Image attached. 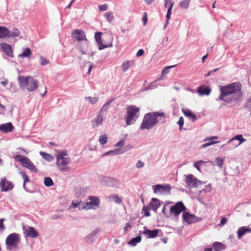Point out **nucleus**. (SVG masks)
I'll use <instances>...</instances> for the list:
<instances>
[{
  "instance_id": "39",
  "label": "nucleus",
  "mask_w": 251,
  "mask_h": 251,
  "mask_svg": "<svg viewBox=\"0 0 251 251\" xmlns=\"http://www.w3.org/2000/svg\"><path fill=\"white\" fill-rule=\"evenodd\" d=\"M68 156V152L66 150L59 151L56 155V158L61 159L63 158H67L66 156Z\"/></svg>"
},
{
  "instance_id": "23",
  "label": "nucleus",
  "mask_w": 251,
  "mask_h": 251,
  "mask_svg": "<svg viewBox=\"0 0 251 251\" xmlns=\"http://www.w3.org/2000/svg\"><path fill=\"white\" fill-rule=\"evenodd\" d=\"M159 233V230L158 229H155L153 230H149L146 228V226L144 227V230L143 231V233L145 235H147L148 238H153L156 237Z\"/></svg>"
},
{
  "instance_id": "12",
  "label": "nucleus",
  "mask_w": 251,
  "mask_h": 251,
  "mask_svg": "<svg viewBox=\"0 0 251 251\" xmlns=\"http://www.w3.org/2000/svg\"><path fill=\"white\" fill-rule=\"evenodd\" d=\"M102 33L101 32H96L95 35V39L99 46V50H101L103 49L112 47L113 44L110 42L107 44H103L101 41V35Z\"/></svg>"
},
{
  "instance_id": "4",
  "label": "nucleus",
  "mask_w": 251,
  "mask_h": 251,
  "mask_svg": "<svg viewBox=\"0 0 251 251\" xmlns=\"http://www.w3.org/2000/svg\"><path fill=\"white\" fill-rule=\"evenodd\" d=\"M139 108L136 106L131 105L127 107V116L126 122L127 125L133 124L138 118V113Z\"/></svg>"
},
{
  "instance_id": "14",
  "label": "nucleus",
  "mask_w": 251,
  "mask_h": 251,
  "mask_svg": "<svg viewBox=\"0 0 251 251\" xmlns=\"http://www.w3.org/2000/svg\"><path fill=\"white\" fill-rule=\"evenodd\" d=\"M0 188L2 192H8L14 188L12 182L7 180L5 177H1L0 182Z\"/></svg>"
},
{
  "instance_id": "26",
  "label": "nucleus",
  "mask_w": 251,
  "mask_h": 251,
  "mask_svg": "<svg viewBox=\"0 0 251 251\" xmlns=\"http://www.w3.org/2000/svg\"><path fill=\"white\" fill-rule=\"evenodd\" d=\"M182 111L186 117L191 118L193 122H195L197 120V116L189 109H182Z\"/></svg>"
},
{
  "instance_id": "18",
  "label": "nucleus",
  "mask_w": 251,
  "mask_h": 251,
  "mask_svg": "<svg viewBox=\"0 0 251 251\" xmlns=\"http://www.w3.org/2000/svg\"><path fill=\"white\" fill-rule=\"evenodd\" d=\"M73 34L74 35V37L78 41H82L84 40L86 41L87 40L85 33L82 30L75 29L73 31Z\"/></svg>"
},
{
  "instance_id": "19",
  "label": "nucleus",
  "mask_w": 251,
  "mask_h": 251,
  "mask_svg": "<svg viewBox=\"0 0 251 251\" xmlns=\"http://www.w3.org/2000/svg\"><path fill=\"white\" fill-rule=\"evenodd\" d=\"M248 233H251V228L248 226H241L240 227L237 232V237L238 239H241V238L246 234Z\"/></svg>"
},
{
  "instance_id": "34",
  "label": "nucleus",
  "mask_w": 251,
  "mask_h": 251,
  "mask_svg": "<svg viewBox=\"0 0 251 251\" xmlns=\"http://www.w3.org/2000/svg\"><path fill=\"white\" fill-rule=\"evenodd\" d=\"M31 51L29 48H26L24 50L23 53L19 55V57H27L31 55Z\"/></svg>"
},
{
  "instance_id": "17",
  "label": "nucleus",
  "mask_w": 251,
  "mask_h": 251,
  "mask_svg": "<svg viewBox=\"0 0 251 251\" xmlns=\"http://www.w3.org/2000/svg\"><path fill=\"white\" fill-rule=\"evenodd\" d=\"M100 229L96 228L91 233L85 237V241L87 243H92L97 238V234L99 232Z\"/></svg>"
},
{
  "instance_id": "41",
  "label": "nucleus",
  "mask_w": 251,
  "mask_h": 251,
  "mask_svg": "<svg viewBox=\"0 0 251 251\" xmlns=\"http://www.w3.org/2000/svg\"><path fill=\"white\" fill-rule=\"evenodd\" d=\"M99 99V98L98 97H87L85 98L86 101H89L92 104L96 103L98 101Z\"/></svg>"
},
{
  "instance_id": "43",
  "label": "nucleus",
  "mask_w": 251,
  "mask_h": 251,
  "mask_svg": "<svg viewBox=\"0 0 251 251\" xmlns=\"http://www.w3.org/2000/svg\"><path fill=\"white\" fill-rule=\"evenodd\" d=\"M105 17L106 18L108 22L110 23L114 19V17L112 15V13L107 12L105 14Z\"/></svg>"
},
{
  "instance_id": "30",
  "label": "nucleus",
  "mask_w": 251,
  "mask_h": 251,
  "mask_svg": "<svg viewBox=\"0 0 251 251\" xmlns=\"http://www.w3.org/2000/svg\"><path fill=\"white\" fill-rule=\"evenodd\" d=\"M114 99H109L102 106L99 113L102 114L103 112H106L109 109V106Z\"/></svg>"
},
{
  "instance_id": "27",
  "label": "nucleus",
  "mask_w": 251,
  "mask_h": 251,
  "mask_svg": "<svg viewBox=\"0 0 251 251\" xmlns=\"http://www.w3.org/2000/svg\"><path fill=\"white\" fill-rule=\"evenodd\" d=\"M56 159H57L56 165H57V167H60L61 166H66L68 163H69V162L71 161L70 158L69 157L63 158L61 159H58V158H56Z\"/></svg>"
},
{
  "instance_id": "3",
  "label": "nucleus",
  "mask_w": 251,
  "mask_h": 251,
  "mask_svg": "<svg viewBox=\"0 0 251 251\" xmlns=\"http://www.w3.org/2000/svg\"><path fill=\"white\" fill-rule=\"evenodd\" d=\"M21 88H26L30 92L35 91L38 87V81L31 76H23L19 75L18 78Z\"/></svg>"
},
{
  "instance_id": "52",
  "label": "nucleus",
  "mask_w": 251,
  "mask_h": 251,
  "mask_svg": "<svg viewBox=\"0 0 251 251\" xmlns=\"http://www.w3.org/2000/svg\"><path fill=\"white\" fill-rule=\"evenodd\" d=\"M59 170L62 172H68L70 171V168L69 167L66 166H61L60 167H58Z\"/></svg>"
},
{
  "instance_id": "25",
  "label": "nucleus",
  "mask_w": 251,
  "mask_h": 251,
  "mask_svg": "<svg viewBox=\"0 0 251 251\" xmlns=\"http://www.w3.org/2000/svg\"><path fill=\"white\" fill-rule=\"evenodd\" d=\"M160 205V201L156 198H152L150 203L151 208L154 211L156 212L157 209Z\"/></svg>"
},
{
  "instance_id": "57",
  "label": "nucleus",
  "mask_w": 251,
  "mask_h": 251,
  "mask_svg": "<svg viewBox=\"0 0 251 251\" xmlns=\"http://www.w3.org/2000/svg\"><path fill=\"white\" fill-rule=\"evenodd\" d=\"M132 226V223H127L126 224L124 228V231L125 232H126L127 229L128 228H131Z\"/></svg>"
},
{
  "instance_id": "10",
  "label": "nucleus",
  "mask_w": 251,
  "mask_h": 251,
  "mask_svg": "<svg viewBox=\"0 0 251 251\" xmlns=\"http://www.w3.org/2000/svg\"><path fill=\"white\" fill-rule=\"evenodd\" d=\"M186 177L185 182L191 188H195L198 186L199 184H201L202 182L199 180L192 174H189L185 176Z\"/></svg>"
},
{
  "instance_id": "28",
  "label": "nucleus",
  "mask_w": 251,
  "mask_h": 251,
  "mask_svg": "<svg viewBox=\"0 0 251 251\" xmlns=\"http://www.w3.org/2000/svg\"><path fill=\"white\" fill-rule=\"evenodd\" d=\"M134 64V63L132 61H127L124 62L122 66V71L124 72H126L127 70L129 69Z\"/></svg>"
},
{
  "instance_id": "42",
  "label": "nucleus",
  "mask_w": 251,
  "mask_h": 251,
  "mask_svg": "<svg viewBox=\"0 0 251 251\" xmlns=\"http://www.w3.org/2000/svg\"><path fill=\"white\" fill-rule=\"evenodd\" d=\"M107 137L106 134H104L103 135L100 136V138H99V142L101 145H103L105 144H106L107 142Z\"/></svg>"
},
{
  "instance_id": "13",
  "label": "nucleus",
  "mask_w": 251,
  "mask_h": 251,
  "mask_svg": "<svg viewBox=\"0 0 251 251\" xmlns=\"http://www.w3.org/2000/svg\"><path fill=\"white\" fill-rule=\"evenodd\" d=\"M153 192L156 194H166L170 193L171 187L169 185H163L161 184H157L153 185Z\"/></svg>"
},
{
  "instance_id": "15",
  "label": "nucleus",
  "mask_w": 251,
  "mask_h": 251,
  "mask_svg": "<svg viewBox=\"0 0 251 251\" xmlns=\"http://www.w3.org/2000/svg\"><path fill=\"white\" fill-rule=\"evenodd\" d=\"M23 162L22 165L23 167L28 169L31 172L38 173V169L28 157H26V158H25L23 160Z\"/></svg>"
},
{
  "instance_id": "38",
  "label": "nucleus",
  "mask_w": 251,
  "mask_h": 251,
  "mask_svg": "<svg viewBox=\"0 0 251 251\" xmlns=\"http://www.w3.org/2000/svg\"><path fill=\"white\" fill-rule=\"evenodd\" d=\"M44 184L47 187H50L54 184L53 181L50 177H45L44 178Z\"/></svg>"
},
{
  "instance_id": "32",
  "label": "nucleus",
  "mask_w": 251,
  "mask_h": 251,
  "mask_svg": "<svg viewBox=\"0 0 251 251\" xmlns=\"http://www.w3.org/2000/svg\"><path fill=\"white\" fill-rule=\"evenodd\" d=\"M40 154L42 157L47 161L51 162L54 160L53 156L50 154L43 151H40Z\"/></svg>"
},
{
  "instance_id": "7",
  "label": "nucleus",
  "mask_w": 251,
  "mask_h": 251,
  "mask_svg": "<svg viewBox=\"0 0 251 251\" xmlns=\"http://www.w3.org/2000/svg\"><path fill=\"white\" fill-rule=\"evenodd\" d=\"M186 208L182 201L177 202L175 205L172 206L170 209L171 214L177 216L182 211H184Z\"/></svg>"
},
{
  "instance_id": "22",
  "label": "nucleus",
  "mask_w": 251,
  "mask_h": 251,
  "mask_svg": "<svg viewBox=\"0 0 251 251\" xmlns=\"http://www.w3.org/2000/svg\"><path fill=\"white\" fill-rule=\"evenodd\" d=\"M14 128V127L12 123L10 122L0 125V131H1L4 133L10 132L13 131Z\"/></svg>"
},
{
  "instance_id": "46",
  "label": "nucleus",
  "mask_w": 251,
  "mask_h": 251,
  "mask_svg": "<svg viewBox=\"0 0 251 251\" xmlns=\"http://www.w3.org/2000/svg\"><path fill=\"white\" fill-rule=\"evenodd\" d=\"M205 163V162L202 161V160H199L197 161H196L194 163V166L199 171H201L200 170V167L199 165L201 164H203Z\"/></svg>"
},
{
  "instance_id": "5",
  "label": "nucleus",
  "mask_w": 251,
  "mask_h": 251,
  "mask_svg": "<svg viewBox=\"0 0 251 251\" xmlns=\"http://www.w3.org/2000/svg\"><path fill=\"white\" fill-rule=\"evenodd\" d=\"M20 242L19 234L16 233H13L9 234L6 238L5 244L7 246V249L10 250L12 248H16L18 247Z\"/></svg>"
},
{
  "instance_id": "33",
  "label": "nucleus",
  "mask_w": 251,
  "mask_h": 251,
  "mask_svg": "<svg viewBox=\"0 0 251 251\" xmlns=\"http://www.w3.org/2000/svg\"><path fill=\"white\" fill-rule=\"evenodd\" d=\"M213 247L214 249L219 250L220 251L224 250L226 249L225 245L223 243L218 242H214L213 244Z\"/></svg>"
},
{
  "instance_id": "44",
  "label": "nucleus",
  "mask_w": 251,
  "mask_h": 251,
  "mask_svg": "<svg viewBox=\"0 0 251 251\" xmlns=\"http://www.w3.org/2000/svg\"><path fill=\"white\" fill-rule=\"evenodd\" d=\"M20 174L22 176L23 178L24 179V182L26 183L29 181V178L28 176L26 175L25 172L22 171L20 172Z\"/></svg>"
},
{
  "instance_id": "49",
  "label": "nucleus",
  "mask_w": 251,
  "mask_h": 251,
  "mask_svg": "<svg viewBox=\"0 0 251 251\" xmlns=\"http://www.w3.org/2000/svg\"><path fill=\"white\" fill-rule=\"evenodd\" d=\"M26 157L23 156L21 155H17L15 156V159L17 161L20 162L22 164H23V160H24L25 158H26Z\"/></svg>"
},
{
  "instance_id": "21",
  "label": "nucleus",
  "mask_w": 251,
  "mask_h": 251,
  "mask_svg": "<svg viewBox=\"0 0 251 251\" xmlns=\"http://www.w3.org/2000/svg\"><path fill=\"white\" fill-rule=\"evenodd\" d=\"M237 140L239 141V142L238 144H234L233 145V148H236L238 147L243 142H245L246 141V139L243 137V135L242 134H239L236 135L234 137L229 140L228 141V143H232Z\"/></svg>"
},
{
  "instance_id": "9",
  "label": "nucleus",
  "mask_w": 251,
  "mask_h": 251,
  "mask_svg": "<svg viewBox=\"0 0 251 251\" xmlns=\"http://www.w3.org/2000/svg\"><path fill=\"white\" fill-rule=\"evenodd\" d=\"M23 233L25 237H29L30 238H37L39 236V233L33 227L28 226H23Z\"/></svg>"
},
{
  "instance_id": "45",
  "label": "nucleus",
  "mask_w": 251,
  "mask_h": 251,
  "mask_svg": "<svg viewBox=\"0 0 251 251\" xmlns=\"http://www.w3.org/2000/svg\"><path fill=\"white\" fill-rule=\"evenodd\" d=\"M245 107L248 110L251 111V95H250L249 99L247 100Z\"/></svg>"
},
{
  "instance_id": "56",
  "label": "nucleus",
  "mask_w": 251,
  "mask_h": 251,
  "mask_svg": "<svg viewBox=\"0 0 251 251\" xmlns=\"http://www.w3.org/2000/svg\"><path fill=\"white\" fill-rule=\"evenodd\" d=\"M144 165L145 164L143 161L139 160L136 164V167L137 168L140 169L143 168L144 166Z\"/></svg>"
},
{
  "instance_id": "2",
  "label": "nucleus",
  "mask_w": 251,
  "mask_h": 251,
  "mask_svg": "<svg viewBox=\"0 0 251 251\" xmlns=\"http://www.w3.org/2000/svg\"><path fill=\"white\" fill-rule=\"evenodd\" d=\"M159 116H164V113L156 112L146 114L141 124V129L144 130L152 128L158 123V121L157 120V117Z\"/></svg>"
},
{
  "instance_id": "51",
  "label": "nucleus",
  "mask_w": 251,
  "mask_h": 251,
  "mask_svg": "<svg viewBox=\"0 0 251 251\" xmlns=\"http://www.w3.org/2000/svg\"><path fill=\"white\" fill-rule=\"evenodd\" d=\"M143 211L144 213V215L146 217H148L150 216V208L148 207L144 206L143 208Z\"/></svg>"
},
{
  "instance_id": "8",
  "label": "nucleus",
  "mask_w": 251,
  "mask_h": 251,
  "mask_svg": "<svg viewBox=\"0 0 251 251\" xmlns=\"http://www.w3.org/2000/svg\"><path fill=\"white\" fill-rule=\"evenodd\" d=\"M90 201L84 203L79 206V209H88L92 208V206H99L100 204V200L98 198L91 196L90 197Z\"/></svg>"
},
{
  "instance_id": "36",
  "label": "nucleus",
  "mask_w": 251,
  "mask_h": 251,
  "mask_svg": "<svg viewBox=\"0 0 251 251\" xmlns=\"http://www.w3.org/2000/svg\"><path fill=\"white\" fill-rule=\"evenodd\" d=\"M141 241V236H138L135 238H132L129 242L128 244L135 246L137 243L140 242Z\"/></svg>"
},
{
  "instance_id": "20",
  "label": "nucleus",
  "mask_w": 251,
  "mask_h": 251,
  "mask_svg": "<svg viewBox=\"0 0 251 251\" xmlns=\"http://www.w3.org/2000/svg\"><path fill=\"white\" fill-rule=\"evenodd\" d=\"M197 92L200 96H208L211 92V89L208 86L201 85L198 87Z\"/></svg>"
},
{
  "instance_id": "37",
  "label": "nucleus",
  "mask_w": 251,
  "mask_h": 251,
  "mask_svg": "<svg viewBox=\"0 0 251 251\" xmlns=\"http://www.w3.org/2000/svg\"><path fill=\"white\" fill-rule=\"evenodd\" d=\"M8 28L4 26H0V38H3L7 36Z\"/></svg>"
},
{
  "instance_id": "40",
  "label": "nucleus",
  "mask_w": 251,
  "mask_h": 251,
  "mask_svg": "<svg viewBox=\"0 0 251 251\" xmlns=\"http://www.w3.org/2000/svg\"><path fill=\"white\" fill-rule=\"evenodd\" d=\"M224 161L225 158L217 157L215 159V163L217 166L221 169L223 167Z\"/></svg>"
},
{
  "instance_id": "16",
  "label": "nucleus",
  "mask_w": 251,
  "mask_h": 251,
  "mask_svg": "<svg viewBox=\"0 0 251 251\" xmlns=\"http://www.w3.org/2000/svg\"><path fill=\"white\" fill-rule=\"evenodd\" d=\"M0 49L8 57H13V54L11 47L8 44L2 43L0 44Z\"/></svg>"
},
{
  "instance_id": "58",
  "label": "nucleus",
  "mask_w": 251,
  "mask_h": 251,
  "mask_svg": "<svg viewBox=\"0 0 251 251\" xmlns=\"http://www.w3.org/2000/svg\"><path fill=\"white\" fill-rule=\"evenodd\" d=\"M4 219H0V231H3L5 229V227L3 225V221Z\"/></svg>"
},
{
  "instance_id": "59",
  "label": "nucleus",
  "mask_w": 251,
  "mask_h": 251,
  "mask_svg": "<svg viewBox=\"0 0 251 251\" xmlns=\"http://www.w3.org/2000/svg\"><path fill=\"white\" fill-rule=\"evenodd\" d=\"M124 144H125V141H124V140L122 139L121 141H120L119 142H118L115 145V147H122V146H123L124 145Z\"/></svg>"
},
{
  "instance_id": "31",
  "label": "nucleus",
  "mask_w": 251,
  "mask_h": 251,
  "mask_svg": "<svg viewBox=\"0 0 251 251\" xmlns=\"http://www.w3.org/2000/svg\"><path fill=\"white\" fill-rule=\"evenodd\" d=\"M7 32H8L7 35L8 37H16L20 34V31L17 28H14L10 30L8 29Z\"/></svg>"
},
{
  "instance_id": "62",
  "label": "nucleus",
  "mask_w": 251,
  "mask_h": 251,
  "mask_svg": "<svg viewBox=\"0 0 251 251\" xmlns=\"http://www.w3.org/2000/svg\"><path fill=\"white\" fill-rule=\"evenodd\" d=\"M62 217H63V216L62 215H60L59 214H57L53 215L51 219L52 220H56V219H61V218H62Z\"/></svg>"
},
{
  "instance_id": "24",
  "label": "nucleus",
  "mask_w": 251,
  "mask_h": 251,
  "mask_svg": "<svg viewBox=\"0 0 251 251\" xmlns=\"http://www.w3.org/2000/svg\"><path fill=\"white\" fill-rule=\"evenodd\" d=\"M103 120V115L102 114L99 113L97 117L92 121L93 127L98 126L101 125Z\"/></svg>"
},
{
  "instance_id": "1",
  "label": "nucleus",
  "mask_w": 251,
  "mask_h": 251,
  "mask_svg": "<svg viewBox=\"0 0 251 251\" xmlns=\"http://www.w3.org/2000/svg\"><path fill=\"white\" fill-rule=\"evenodd\" d=\"M221 94L217 100H223L226 103L236 104L242 97V84L240 82H234L220 87Z\"/></svg>"
},
{
  "instance_id": "54",
  "label": "nucleus",
  "mask_w": 251,
  "mask_h": 251,
  "mask_svg": "<svg viewBox=\"0 0 251 251\" xmlns=\"http://www.w3.org/2000/svg\"><path fill=\"white\" fill-rule=\"evenodd\" d=\"M49 61L47 60L46 59L44 58L42 56L40 57V64L42 66L46 65L49 63Z\"/></svg>"
},
{
  "instance_id": "29",
  "label": "nucleus",
  "mask_w": 251,
  "mask_h": 251,
  "mask_svg": "<svg viewBox=\"0 0 251 251\" xmlns=\"http://www.w3.org/2000/svg\"><path fill=\"white\" fill-rule=\"evenodd\" d=\"M174 3H171L169 5V8L168 9L167 13V14H166V24H165V25L164 26V28L167 26V25L169 24V20H170V19L171 18V13H172V8L173 7V6H174Z\"/></svg>"
},
{
  "instance_id": "6",
  "label": "nucleus",
  "mask_w": 251,
  "mask_h": 251,
  "mask_svg": "<svg viewBox=\"0 0 251 251\" xmlns=\"http://www.w3.org/2000/svg\"><path fill=\"white\" fill-rule=\"evenodd\" d=\"M100 182L103 185L112 188H119L120 185V181L117 179L104 176L101 177Z\"/></svg>"
},
{
  "instance_id": "53",
  "label": "nucleus",
  "mask_w": 251,
  "mask_h": 251,
  "mask_svg": "<svg viewBox=\"0 0 251 251\" xmlns=\"http://www.w3.org/2000/svg\"><path fill=\"white\" fill-rule=\"evenodd\" d=\"M107 8H108V6L106 4H104L103 5H100L99 6V10L100 12L105 11L107 9Z\"/></svg>"
},
{
  "instance_id": "64",
  "label": "nucleus",
  "mask_w": 251,
  "mask_h": 251,
  "mask_svg": "<svg viewBox=\"0 0 251 251\" xmlns=\"http://www.w3.org/2000/svg\"><path fill=\"white\" fill-rule=\"evenodd\" d=\"M144 53V50L143 49H140L138 50L136 53V56L138 57H140L142 55H143Z\"/></svg>"
},
{
  "instance_id": "47",
  "label": "nucleus",
  "mask_w": 251,
  "mask_h": 251,
  "mask_svg": "<svg viewBox=\"0 0 251 251\" xmlns=\"http://www.w3.org/2000/svg\"><path fill=\"white\" fill-rule=\"evenodd\" d=\"M228 142L226 145H223L221 147V149H223L224 151H230L234 149V148H233V145L227 146Z\"/></svg>"
},
{
  "instance_id": "11",
  "label": "nucleus",
  "mask_w": 251,
  "mask_h": 251,
  "mask_svg": "<svg viewBox=\"0 0 251 251\" xmlns=\"http://www.w3.org/2000/svg\"><path fill=\"white\" fill-rule=\"evenodd\" d=\"M182 218L183 220L188 224L195 223L201 220V218H199L194 214H190L189 212L185 211L183 212Z\"/></svg>"
},
{
  "instance_id": "55",
  "label": "nucleus",
  "mask_w": 251,
  "mask_h": 251,
  "mask_svg": "<svg viewBox=\"0 0 251 251\" xmlns=\"http://www.w3.org/2000/svg\"><path fill=\"white\" fill-rule=\"evenodd\" d=\"M114 201L117 203H121L122 202V199L119 197L117 195L114 196L113 197Z\"/></svg>"
},
{
  "instance_id": "63",
  "label": "nucleus",
  "mask_w": 251,
  "mask_h": 251,
  "mask_svg": "<svg viewBox=\"0 0 251 251\" xmlns=\"http://www.w3.org/2000/svg\"><path fill=\"white\" fill-rule=\"evenodd\" d=\"M142 21L143 25H145L147 22V15L146 13H144V16L142 18Z\"/></svg>"
},
{
  "instance_id": "50",
  "label": "nucleus",
  "mask_w": 251,
  "mask_h": 251,
  "mask_svg": "<svg viewBox=\"0 0 251 251\" xmlns=\"http://www.w3.org/2000/svg\"><path fill=\"white\" fill-rule=\"evenodd\" d=\"M177 124L179 125V129L181 130L182 126L184 125V119L183 117H180L177 122Z\"/></svg>"
},
{
  "instance_id": "35",
  "label": "nucleus",
  "mask_w": 251,
  "mask_h": 251,
  "mask_svg": "<svg viewBox=\"0 0 251 251\" xmlns=\"http://www.w3.org/2000/svg\"><path fill=\"white\" fill-rule=\"evenodd\" d=\"M191 0H183L179 3V7L181 8L187 9L189 7Z\"/></svg>"
},
{
  "instance_id": "60",
  "label": "nucleus",
  "mask_w": 251,
  "mask_h": 251,
  "mask_svg": "<svg viewBox=\"0 0 251 251\" xmlns=\"http://www.w3.org/2000/svg\"><path fill=\"white\" fill-rule=\"evenodd\" d=\"M80 201L78 200L73 201L72 205H73L74 207H76L80 205Z\"/></svg>"
},
{
  "instance_id": "61",
  "label": "nucleus",
  "mask_w": 251,
  "mask_h": 251,
  "mask_svg": "<svg viewBox=\"0 0 251 251\" xmlns=\"http://www.w3.org/2000/svg\"><path fill=\"white\" fill-rule=\"evenodd\" d=\"M227 221V218H226L225 217L222 218L220 221V226H224V225H225Z\"/></svg>"
},
{
  "instance_id": "48",
  "label": "nucleus",
  "mask_w": 251,
  "mask_h": 251,
  "mask_svg": "<svg viewBox=\"0 0 251 251\" xmlns=\"http://www.w3.org/2000/svg\"><path fill=\"white\" fill-rule=\"evenodd\" d=\"M218 142H215V141H210L209 142H208L207 143H206L203 144L202 145H201V146L200 147V149H203V148H206L210 145L217 143Z\"/></svg>"
}]
</instances>
